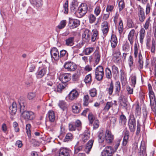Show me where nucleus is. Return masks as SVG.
Segmentation results:
<instances>
[{
  "instance_id": "obj_27",
  "label": "nucleus",
  "mask_w": 156,
  "mask_h": 156,
  "mask_svg": "<svg viewBox=\"0 0 156 156\" xmlns=\"http://www.w3.org/2000/svg\"><path fill=\"white\" fill-rule=\"evenodd\" d=\"M114 84L113 81H112L109 85H108L106 90L109 96L112 95L114 90Z\"/></svg>"
},
{
  "instance_id": "obj_47",
  "label": "nucleus",
  "mask_w": 156,
  "mask_h": 156,
  "mask_svg": "<svg viewBox=\"0 0 156 156\" xmlns=\"http://www.w3.org/2000/svg\"><path fill=\"white\" fill-rule=\"evenodd\" d=\"M89 94L90 97L93 98V97L97 96V90L95 88H92L89 90Z\"/></svg>"
},
{
  "instance_id": "obj_43",
  "label": "nucleus",
  "mask_w": 156,
  "mask_h": 156,
  "mask_svg": "<svg viewBox=\"0 0 156 156\" xmlns=\"http://www.w3.org/2000/svg\"><path fill=\"white\" fill-rule=\"evenodd\" d=\"M105 75L106 78L108 79H111L112 78V73L110 69L107 67L105 69Z\"/></svg>"
},
{
  "instance_id": "obj_11",
  "label": "nucleus",
  "mask_w": 156,
  "mask_h": 156,
  "mask_svg": "<svg viewBox=\"0 0 156 156\" xmlns=\"http://www.w3.org/2000/svg\"><path fill=\"white\" fill-rule=\"evenodd\" d=\"M113 149L111 146L106 147L101 152L102 156H112Z\"/></svg>"
},
{
  "instance_id": "obj_25",
  "label": "nucleus",
  "mask_w": 156,
  "mask_h": 156,
  "mask_svg": "<svg viewBox=\"0 0 156 156\" xmlns=\"http://www.w3.org/2000/svg\"><path fill=\"white\" fill-rule=\"evenodd\" d=\"M139 32L140 41L141 44H142L146 35L145 30L144 28H142L140 29Z\"/></svg>"
},
{
  "instance_id": "obj_35",
  "label": "nucleus",
  "mask_w": 156,
  "mask_h": 156,
  "mask_svg": "<svg viewBox=\"0 0 156 156\" xmlns=\"http://www.w3.org/2000/svg\"><path fill=\"white\" fill-rule=\"evenodd\" d=\"M98 136L99 143H102L104 141L105 138V135L104 132L103 130H101L99 132Z\"/></svg>"
},
{
  "instance_id": "obj_41",
  "label": "nucleus",
  "mask_w": 156,
  "mask_h": 156,
  "mask_svg": "<svg viewBox=\"0 0 156 156\" xmlns=\"http://www.w3.org/2000/svg\"><path fill=\"white\" fill-rule=\"evenodd\" d=\"M156 49V41L154 39H152L151 47V52L153 54L155 52Z\"/></svg>"
},
{
  "instance_id": "obj_4",
  "label": "nucleus",
  "mask_w": 156,
  "mask_h": 156,
  "mask_svg": "<svg viewBox=\"0 0 156 156\" xmlns=\"http://www.w3.org/2000/svg\"><path fill=\"white\" fill-rule=\"evenodd\" d=\"M137 9L138 11V15L139 20L141 23H143L146 18L144 9L140 5H137Z\"/></svg>"
},
{
  "instance_id": "obj_52",
  "label": "nucleus",
  "mask_w": 156,
  "mask_h": 156,
  "mask_svg": "<svg viewBox=\"0 0 156 156\" xmlns=\"http://www.w3.org/2000/svg\"><path fill=\"white\" fill-rule=\"evenodd\" d=\"M112 72L113 74L115 76L118 75L119 71L118 67L115 65H113L112 67Z\"/></svg>"
},
{
  "instance_id": "obj_24",
  "label": "nucleus",
  "mask_w": 156,
  "mask_h": 156,
  "mask_svg": "<svg viewBox=\"0 0 156 156\" xmlns=\"http://www.w3.org/2000/svg\"><path fill=\"white\" fill-rule=\"evenodd\" d=\"M90 136V132L88 129H87L84 131L83 134L81 135L82 140L84 142H85L89 139Z\"/></svg>"
},
{
  "instance_id": "obj_33",
  "label": "nucleus",
  "mask_w": 156,
  "mask_h": 156,
  "mask_svg": "<svg viewBox=\"0 0 156 156\" xmlns=\"http://www.w3.org/2000/svg\"><path fill=\"white\" fill-rule=\"evenodd\" d=\"M48 116L50 122H54L55 119V115L53 111L52 110L49 111L48 112Z\"/></svg>"
},
{
  "instance_id": "obj_42",
  "label": "nucleus",
  "mask_w": 156,
  "mask_h": 156,
  "mask_svg": "<svg viewBox=\"0 0 156 156\" xmlns=\"http://www.w3.org/2000/svg\"><path fill=\"white\" fill-rule=\"evenodd\" d=\"M31 2L33 5L36 7H40L42 5V0H32Z\"/></svg>"
},
{
  "instance_id": "obj_39",
  "label": "nucleus",
  "mask_w": 156,
  "mask_h": 156,
  "mask_svg": "<svg viewBox=\"0 0 156 156\" xmlns=\"http://www.w3.org/2000/svg\"><path fill=\"white\" fill-rule=\"evenodd\" d=\"M120 20L118 26V30L119 33L120 35H121L123 33L124 30V27L122 21L120 18Z\"/></svg>"
},
{
  "instance_id": "obj_2",
  "label": "nucleus",
  "mask_w": 156,
  "mask_h": 156,
  "mask_svg": "<svg viewBox=\"0 0 156 156\" xmlns=\"http://www.w3.org/2000/svg\"><path fill=\"white\" fill-rule=\"evenodd\" d=\"M87 7L86 4L82 3L75 13L77 14L78 17L80 18L84 16L87 13Z\"/></svg>"
},
{
  "instance_id": "obj_18",
  "label": "nucleus",
  "mask_w": 156,
  "mask_h": 156,
  "mask_svg": "<svg viewBox=\"0 0 156 156\" xmlns=\"http://www.w3.org/2000/svg\"><path fill=\"white\" fill-rule=\"evenodd\" d=\"M91 32L88 29H86L82 35V37L83 40H85L86 42H89L90 39V35Z\"/></svg>"
},
{
  "instance_id": "obj_23",
  "label": "nucleus",
  "mask_w": 156,
  "mask_h": 156,
  "mask_svg": "<svg viewBox=\"0 0 156 156\" xmlns=\"http://www.w3.org/2000/svg\"><path fill=\"white\" fill-rule=\"evenodd\" d=\"M94 143V140H90L87 143L85 147L84 148V151L87 153L89 154L92 148Z\"/></svg>"
},
{
  "instance_id": "obj_3",
  "label": "nucleus",
  "mask_w": 156,
  "mask_h": 156,
  "mask_svg": "<svg viewBox=\"0 0 156 156\" xmlns=\"http://www.w3.org/2000/svg\"><path fill=\"white\" fill-rule=\"evenodd\" d=\"M128 126L130 131L134 132L136 128V120L133 114H130L129 117Z\"/></svg>"
},
{
  "instance_id": "obj_9",
  "label": "nucleus",
  "mask_w": 156,
  "mask_h": 156,
  "mask_svg": "<svg viewBox=\"0 0 156 156\" xmlns=\"http://www.w3.org/2000/svg\"><path fill=\"white\" fill-rule=\"evenodd\" d=\"M71 77L70 74L64 73L60 75L59 79L62 82V83H66L70 80Z\"/></svg>"
},
{
  "instance_id": "obj_29",
  "label": "nucleus",
  "mask_w": 156,
  "mask_h": 156,
  "mask_svg": "<svg viewBox=\"0 0 156 156\" xmlns=\"http://www.w3.org/2000/svg\"><path fill=\"white\" fill-rule=\"evenodd\" d=\"M148 93L150 101L151 107V108H152L154 107V104H152V101H154L155 100V94L153 90L148 91Z\"/></svg>"
},
{
  "instance_id": "obj_15",
  "label": "nucleus",
  "mask_w": 156,
  "mask_h": 156,
  "mask_svg": "<svg viewBox=\"0 0 156 156\" xmlns=\"http://www.w3.org/2000/svg\"><path fill=\"white\" fill-rule=\"evenodd\" d=\"M102 31L104 35H106L109 30V26L107 21H104L101 24Z\"/></svg>"
},
{
  "instance_id": "obj_21",
  "label": "nucleus",
  "mask_w": 156,
  "mask_h": 156,
  "mask_svg": "<svg viewBox=\"0 0 156 156\" xmlns=\"http://www.w3.org/2000/svg\"><path fill=\"white\" fill-rule=\"evenodd\" d=\"M110 42L111 47L112 48H115L118 43L116 35L112 34Z\"/></svg>"
},
{
  "instance_id": "obj_6",
  "label": "nucleus",
  "mask_w": 156,
  "mask_h": 156,
  "mask_svg": "<svg viewBox=\"0 0 156 156\" xmlns=\"http://www.w3.org/2000/svg\"><path fill=\"white\" fill-rule=\"evenodd\" d=\"M80 21L76 19L69 18L68 26L70 29H74L78 27L80 25Z\"/></svg>"
},
{
  "instance_id": "obj_55",
  "label": "nucleus",
  "mask_w": 156,
  "mask_h": 156,
  "mask_svg": "<svg viewBox=\"0 0 156 156\" xmlns=\"http://www.w3.org/2000/svg\"><path fill=\"white\" fill-rule=\"evenodd\" d=\"M122 49L126 52H128L130 50V45L128 42L126 41L122 47Z\"/></svg>"
},
{
  "instance_id": "obj_16",
  "label": "nucleus",
  "mask_w": 156,
  "mask_h": 156,
  "mask_svg": "<svg viewBox=\"0 0 156 156\" xmlns=\"http://www.w3.org/2000/svg\"><path fill=\"white\" fill-rule=\"evenodd\" d=\"M50 53L52 58L57 60L59 58V55L58 50L55 48H53L51 51Z\"/></svg>"
},
{
  "instance_id": "obj_8",
  "label": "nucleus",
  "mask_w": 156,
  "mask_h": 156,
  "mask_svg": "<svg viewBox=\"0 0 156 156\" xmlns=\"http://www.w3.org/2000/svg\"><path fill=\"white\" fill-rule=\"evenodd\" d=\"M18 104L17 105L15 102H14L9 107V111L12 115H13L16 113L17 109L20 110V107L18 102Z\"/></svg>"
},
{
  "instance_id": "obj_44",
  "label": "nucleus",
  "mask_w": 156,
  "mask_h": 156,
  "mask_svg": "<svg viewBox=\"0 0 156 156\" xmlns=\"http://www.w3.org/2000/svg\"><path fill=\"white\" fill-rule=\"evenodd\" d=\"M135 114L136 117H139L141 114V108H140L139 104H137L136 105Z\"/></svg>"
},
{
  "instance_id": "obj_51",
  "label": "nucleus",
  "mask_w": 156,
  "mask_h": 156,
  "mask_svg": "<svg viewBox=\"0 0 156 156\" xmlns=\"http://www.w3.org/2000/svg\"><path fill=\"white\" fill-rule=\"evenodd\" d=\"M104 76V73H95V77L98 81L101 80Z\"/></svg>"
},
{
  "instance_id": "obj_62",
  "label": "nucleus",
  "mask_w": 156,
  "mask_h": 156,
  "mask_svg": "<svg viewBox=\"0 0 156 156\" xmlns=\"http://www.w3.org/2000/svg\"><path fill=\"white\" fill-rule=\"evenodd\" d=\"M88 118L90 124H92L95 120L94 116L91 113H90L88 115Z\"/></svg>"
},
{
  "instance_id": "obj_46",
  "label": "nucleus",
  "mask_w": 156,
  "mask_h": 156,
  "mask_svg": "<svg viewBox=\"0 0 156 156\" xmlns=\"http://www.w3.org/2000/svg\"><path fill=\"white\" fill-rule=\"evenodd\" d=\"M68 56V54L66 50H63L60 51L59 58H64L67 59Z\"/></svg>"
},
{
  "instance_id": "obj_36",
  "label": "nucleus",
  "mask_w": 156,
  "mask_h": 156,
  "mask_svg": "<svg viewBox=\"0 0 156 156\" xmlns=\"http://www.w3.org/2000/svg\"><path fill=\"white\" fill-rule=\"evenodd\" d=\"M66 86V83H62L58 84L57 87V91L58 92H61Z\"/></svg>"
},
{
  "instance_id": "obj_50",
  "label": "nucleus",
  "mask_w": 156,
  "mask_h": 156,
  "mask_svg": "<svg viewBox=\"0 0 156 156\" xmlns=\"http://www.w3.org/2000/svg\"><path fill=\"white\" fill-rule=\"evenodd\" d=\"M92 80V76L91 74H89L87 75L84 80V81L86 84L90 83Z\"/></svg>"
},
{
  "instance_id": "obj_60",
  "label": "nucleus",
  "mask_w": 156,
  "mask_h": 156,
  "mask_svg": "<svg viewBox=\"0 0 156 156\" xmlns=\"http://www.w3.org/2000/svg\"><path fill=\"white\" fill-rule=\"evenodd\" d=\"M31 127V125L30 124H28L26 125V133L28 137H30L31 136V130H30Z\"/></svg>"
},
{
  "instance_id": "obj_58",
  "label": "nucleus",
  "mask_w": 156,
  "mask_h": 156,
  "mask_svg": "<svg viewBox=\"0 0 156 156\" xmlns=\"http://www.w3.org/2000/svg\"><path fill=\"white\" fill-rule=\"evenodd\" d=\"M59 106L62 109L64 110L66 108L67 105L64 101H59Z\"/></svg>"
},
{
  "instance_id": "obj_37",
  "label": "nucleus",
  "mask_w": 156,
  "mask_h": 156,
  "mask_svg": "<svg viewBox=\"0 0 156 156\" xmlns=\"http://www.w3.org/2000/svg\"><path fill=\"white\" fill-rule=\"evenodd\" d=\"M66 44L68 46H71L74 44V37H69L66 39Z\"/></svg>"
},
{
  "instance_id": "obj_26",
  "label": "nucleus",
  "mask_w": 156,
  "mask_h": 156,
  "mask_svg": "<svg viewBox=\"0 0 156 156\" xmlns=\"http://www.w3.org/2000/svg\"><path fill=\"white\" fill-rule=\"evenodd\" d=\"M79 142H77L74 147V154H77L78 153L84 150V147L83 145H79Z\"/></svg>"
},
{
  "instance_id": "obj_32",
  "label": "nucleus",
  "mask_w": 156,
  "mask_h": 156,
  "mask_svg": "<svg viewBox=\"0 0 156 156\" xmlns=\"http://www.w3.org/2000/svg\"><path fill=\"white\" fill-rule=\"evenodd\" d=\"M80 110V105L79 104H75L72 106V111L74 113H79Z\"/></svg>"
},
{
  "instance_id": "obj_61",
  "label": "nucleus",
  "mask_w": 156,
  "mask_h": 156,
  "mask_svg": "<svg viewBox=\"0 0 156 156\" xmlns=\"http://www.w3.org/2000/svg\"><path fill=\"white\" fill-rule=\"evenodd\" d=\"M66 20H63L61 21L59 24L58 26V27L59 29H62L64 28L66 26Z\"/></svg>"
},
{
  "instance_id": "obj_34",
  "label": "nucleus",
  "mask_w": 156,
  "mask_h": 156,
  "mask_svg": "<svg viewBox=\"0 0 156 156\" xmlns=\"http://www.w3.org/2000/svg\"><path fill=\"white\" fill-rule=\"evenodd\" d=\"M113 103L112 101H108L105 104L103 109V111L105 112H108L110 108L112 107Z\"/></svg>"
},
{
  "instance_id": "obj_48",
  "label": "nucleus",
  "mask_w": 156,
  "mask_h": 156,
  "mask_svg": "<svg viewBox=\"0 0 156 156\" xmlns=\"http://www.w3.org/2000/svg\"><path fill=\"white\" fill-rule=\"evenodd\" d=\"M150 17H149L146 21L144 24V28L145 30H147L149 29V27L151 25Z\"/></svg>"
},
{
  "instance_id": "obj_57",
  "label": "nucleus",
  "mask_w": 156,
  "mask_h": 156,
  "mask_svg": "<svg viewBox=\"0 0 156 156\" xmlns=\"http://www.w3.org/2000/svg\"><path fill=\"white\" fill-rule=\"evenodd\" d=\"M94 49L93 47L87 48L85 49V54L86 55H88L92 52L94 50Z\"/></svg>"
},
{
  "instance_id": "obj_45",
  "label": "nucleus",
  "mask_w": 156,
  "mask_h": 156,
  "mask_svg": "<svg viewBox=\"0 0 156 156\" xmlns=\"http://www.w3.org/2000/svg\"><path fill=\"white\" fill-rule=\"evenodd\" d=\"M88 18L89 23H94L96 20L95 16L92 14H90L89 15Z\"/></svg>"
},
{
  "instance_id": "obj_7",
  "label": "nucleus",
  "mask_w": 156,
  "mask_h": 156,
  "mask_svg": "<svg viewBox=\"0 0 156 156\" xmlns=\"http://www.w3.org/2000/svg\"><path fill=\"white\" fill-rule=\"evenodd\" d=\"M114 138V136L108 129L106 130L105 140L107 144H110L113 141Z\"/></svg>"
},
{
  "instance_id": "obj_5",
  "label": "nucleus",
  "mask_w": 156,
  "mask_h": 156,
  "mask_svg": "<svg viewBox=\"0 0 156 156\" xmlns=\"http://www.w3.org/2000/svg\"><path fill=\"white\" fill-rule=\"evenodd\" d=\"M64 68L69 71H73L77 68L76 65L72 62H66L64 65Z\"/></svg>"
},
{
  "instance_id": "obj_22",
  "label": "nucleus",
  "mask_w": 156,
  "mask_h": 156,
  "mask_svg": "<svg viewBox=\"0 0 156 156\" xmlns=\"http://www.w3.org/2000/svg\"><path fill=\"white\" fill-rule=\"evenodd\" d=\"M127 119L126 116L122 113L119 117V125L122 127H125L126 125Z\"/></svg>"
},
{
  "instance_id": "obj_10",
  "label": "nucleus",
  "mask_w": 156,
  "mask_h": 156,
  "mask_svg": "<svg viewBox=\"0 0 156 156\" xmlns=\"http://www.w3.org/2000/svg\"><path fill=\"white\" fill-rule=\"evenodd\" d=\"M93 101V98L90 97L88 94L84 95L83 97V105L87 106L89 104L92 103Z\"/></svg>"
},
{
  "instance_id": "obj_40",
  "label": "nucleus",
  "mask_w": 156,
  "mask_h": 156,
  "mask_svg": "<svg viewBox=\"0 0 156 156\" xmlns=\"http://www.w3.org/2000/svg\"><path fill=\"white\" fill-rule=\"evenodd\" d=\"M130 80L131 82V86L133 87H134L136 82V76L135 75H132L130 77Z\"/></svg>"
},
{
  "instance_id": "obj_31",
  "label": "nucleus",
  "mask_w": 156,
  "mask_h": 156,
  "mask_svg": "<svg viewBox=\"0 0 156 156\" xmlns=\"http://www.w3.org/2000/svg\"><path fill=\"white\" fill-rule=\"evenodd\" d=\"M94 55L95 63L97 64L99 62L101 58L99 51L98 50H96L94 53Z\"/></svg>"
},
{
  "instance_id": "obj_17",
  "label": "nucleus",
  "mask_w": 156,
  "mask_h": 156,
  "mask_svg": "<svg viewBox=\"0 0 156 156\" xmlns=\"http://www.w3.org/2000/svg\"><path fill=\"white\" fill-rule=\"evenodd\" d=\"M99 39V31L96 29L93 30L91 33V40L92 42H94Z\"/></svg>"
},
{
  "instance_id": "obj_64",
  "label": "nucleus",
  "mask_w": 156,
  "mask_h": 156,
  "mask_svg": "<svg viewBox=\"0 0 156 156\" xmlns=\"http://www.w3.org/2000/svg\"><path fill=\"white\" fill-rule=\"evenodd\" d=\"M142 143V142H141L140 146V151L139 153L140 156H144L146 154V150L145 147L141 146Z\"/></svg>"
},
{
  "instance_id": "obj_19",
  "label": "nucleus",
  "mask_w": 156,
  "mask_h": 156,
  "mask_svg": "<svg viewBox=\"0 0 156 156\" xmlns=\"http://www.w3.org/2000/svg\"><path fill=\"white\" fill-rule=\"evenodd\" d=\"M135 34V31L133 29L130 30L128 36V40L132 46H133L134 41Z\"/></svg>"
},
{
  "instance_id": "obj_1",
  "label": "nucleus",
  "mask_w": 156,
  "mask_h": 156,
  "mask_svg": "<svg viewBox=\"0 0 156 156\" xmlns=\"http://www.w3.org/2000/svg\"><path fill=\"white\" fill-rule=\"evenodd\" d=\"M20 107V112L23 119L26 121L31 120L35 117L34 113L31 111L25 110V101L22 97H20L18 100Z\"/></svg>"
},
{
  "instance_id": "obj_56",
  "label": "nucleus",
  "mask_w": 156,
  "mask_h": 156,
  "mask_svg": "<svg viewBox=\"0 0 156 156\" xmlns=\"http://www.w3.org/2000/svg\"><path fill=\"white\" fill-rule=\"evenodd\" d=\"M101 11V9L100 5H97L94 10V13L96 16H98Z\"/></svg>"
},
{
  "instance_id": "obj_13",
  "label": "nucleus",
  "mask_w": 156,
  "mask_h": 156,
  "mask_svg": "<svg viewBox=\"0 0 156 156\" xmlns=\"http://www.w3.org/2000/svg\"><path fill=\"white\" fill-rule=\"evenodd\" d=\"M46 72L47 68L45 67L39 68L36 73L37 78V79L42 78L46 74Z\"/></svg>"
},
{
  "instance_id": "obj_30",
  "label": "nucleus",
  "mask_w": 156,
  "mask_h": 156,
  "mask_svg": "<svg viewBox=\"0 0 156 156\" xmlns=\"http://www.w3.org/2000/svg\"><path fill=\"white\" fill-rule=\"evenodd\" d=\"M138 63L139 64V69L140 70L142 69L143 67V58L140 51L138 53Z\"/></svg>"
},
{
  "instance_id": "obj_53",
  "label": "nucleus",
  "mask_w": 156,
  "mask_h": 156,
  "mask_svg": "<svg viewBox=\"0 0 156 156\" xmlns=\"http://www.w3.org/2000/svg\"><path fill=\"white\" fill-rule=\"evenodd\" d=\"M119 11H121L123 9L125 6V4L123 0L120 1L118 4Z\"/></svg>"
},
{
  "instance_id": "obj_20",
  "label": "nucleus",
  "mask_w": 156,
  "mask_h": 156,
  "mask_svg": "<svg viewBox=\"0 0 156 156\" xmlns=\"http://www.w3.org/2000/svg\"><path fill=\"white\" fill-rule=\"evenodd\" d=\"M129 132L128 130H126L124 133L123 138L122 142V146H126L129 141Z\"/></svg>"
},
{
  "instance_id": "obj_59",
  "label": "nucleus",
  "mask_w": 156,
  "mask_h": 156,
  "mask_svg": "<svg viewBox=\"0 0 156 156\" xmlns=\"http://www.w3.org/2000/svg\"><path fill=\"white\" fill-rule=\"evenodd\" d=\"M115 91L117 93H119L121 89V85L119 81H117L115 83Z\"/></svg>"
},
{
  "instance_id": "obj_49",
  "label": "nucleus",
  "mask_w": 156,
  "mask_h": 156,
  "mask_svg": "<svg viewBox=\"0 0 156 156\" xmlns=\"http://www.w3.org/2000/svg\"><path fill=\"white\" fill-rule=\"evenodd\" d=\"M36 96V94L35 92H30L27 95L28 99L30 100H34Z\"/></svg>"
},
{
  "instance_id": "obj_14",
  "label": "nucleus",
  "mask_w": 156,
  "mask_h": 156,
  "mask_svg": "<svg viewBox=\"0 0 156 156\" xmlns=\"http://www.w3.org/2000/svg\"><path fill=\"white\" fill-rule=\"evenodd\" d=\"M71 151L66 148H61L59 151V156H70Z\"/></svg>"
},
{
  "instance_id": "obj_54",
  "label": "nucleus",
  "mask_w": 156,
  "mask_h": 156,
  "mask_svg": "<svg viewBox=\"0 0 156 156\" xmlns=\"http://www.w3.org/2000/svg\"><path fill=\"white\" fill-rule=\"evenodd\" d=\"M152 6V4L151 3H148L147 4L145 9L146 15H148L150 13V11L151 9Z\"/></svg>"
},
{
  "instance_id": "obj_12",
  "label": "nucleus",
  "mask_w": 156,
  "mask_h": 156,
  "mask_svg": "<svg viewBox=\"0 0 156 156\" xmlns=\"http://www.w3.org/2000/svg\"><path fill=\"white\" fill-rule=\"evenodd\" d=\"M79 94L76 89H73L71 90L68 95L69 99L71 101L76 99L78 97Z\"/></svg>"
},
{
  "instance_id": "obj_63",
  "label": "nucleus",
  "mask_w": 156,
  "mask_h": 156,
  "mask_svg": "<svg viewBox=\"0 0 156 156\" xmlns=\"http://www.w3.org/2000/svg\"><path fill=\"white\" fill-rule=\"evenodd\" d=\"M138 54V45L136 43H135L134 48V55L135 58H137Z\"/></svg>"
},
{
  "instance_id": "obj_38",
  "label": "nucleus",
  "mask_w": 156,
  "mask_h": 156,
  "mask_svg": "<svg viewBox=\"0 0 156 156\" xmlns=\"http://www.w3.org/2000/svg\"><path fill=\"white\" fill-rule=\"evenodd\" d=\"M73 137L74 136L73 134L71 133H68L66 134L63 141L65 142L71 141L73 139Z\"/></svg>"
},
{
  "instance_id": "obj_28",
  "label": "nucleus",
  "mask_w": 156,
  "mask_h": 156,
  "mask_svg": "<svg viewBox=\"0 0 156 156\" xmlns=\"http://www.w3.org/2000/svg\"><path fill=\"white\" fill-rule=\"evenodd\" d=\"M113 58L115 59L116 62H118L119 61L121 55V52L119 49L115 50L113 54Z\"/></svg>"
}]
</instances>
